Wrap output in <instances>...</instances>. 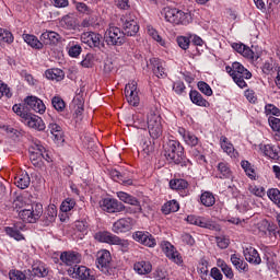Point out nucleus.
Masks as SVG:
<instances>
[{
	"instance_id": "obj_1",
	"label": "nucleus",
	"mask_w": 280,
	"mask_h": 280,
	"mask_svg": "<svg viewBox=\"0 0 280 280\" xmlns=\"http://www.w3.org/2000/svg\"><path fill=\"white\" fill-rule=\"evenodd\" d=\"M162 16L173 25H189L191 23V13L176 8L165 7L162 10Z\"/></svg>"
},
{
	"instance_id": "obj_2",
	"label": "nucleus",
	"mask_w": 280,
	"mask_h": 280,
	"mask_svg": "<svg viewBox=\"0 0 280 280\" xmlns=\"http://www.w3.org/2000/svg\"><path fill=\"white\" fill-rule=\"evenodd\" d=\"M147 124L149 135L152 139H159L163 135V122L159 113L151 110L147 116Z\"/></svg>"
},
{
	"instance_id": "obj_3",
	"label": "nucleus",
	"mask_w": 280,
	"mask_h": 280,
	"mask_svg": "<svg viewBox=\"0 0 280 280\" xmlns=\"http://www.w3.org/2000/svg\"><path fill=\"white\" fill-rule=\"evenodd\" d=\"M184 154L185 148H183L178 140H168L166 149V158L168 161H172L175 165H180Z\"/></svg>"
},
{
	"instance_id": "obj_4",
	"label": "nucleus",
	"mask_w": 280,
	"mask_h": 280,
	"mask_svg": "<svg viewBox=\"0 0 280 280\" xmlns=\"http://www.w3.org/2000/svg\"><path fill=\"white\" fill-rule=\"evenodd\" d=\"M20 218L23 222H28V224H34L40 220L43 215V203H33L31 208H24L19 212Z\"/></svg>"
},
{
	"instance_id": "obj_5",
	"label": "nucleus",
	"mask_w": 280,
	"mask_h": 280,
	"mask_svg": "<svg viewBox=\"0 0 280 280\" xmlns=\"http://www.w3.org/2000/svg\"><path fill=\"white\" fill-rule=\"evenodd\" d=\"M105 40L107 45H124L126 35L121 28L110 25L105 32Z\"/></svg>"
},
{
	"instance_id": "obj_6",
	"label": "nucleus",
	"mask_w": 280,
	"mask_h": 280,
	"mask_svg": "<svg viewBox=\"0 0 280 280\" xmlns=\"http://www.w3.org/2000/svg\"><path fill=\"white\" fill-rule=\"evenodd\" d=\"M125 97L130 106H139L141 98L139 97L137 81H130L128 84H126Z\"/></svg>"
},
{
	"instance_id": "obj_7",
	"label": "nucleus",
	"mask_w": 280,
	"mask_h": 280,
	"mask_svg": "<svg viewBox=\"0 0 280 280\" xmlns=\"http://www.w3.org/2000/svg\"><path fill=\"white\" fill-rule=\"evenodd\" d=\"M110 261H113L110 252L106 249H102L97 253V258H96L97 268L104 275H110V271H112Z\"/></svg>"
},
{
	"instance_id": "obj_8",
	"label": "nucleus",
	"mask_w": 280,
	"mask_h": 280,
	"mask_svg": "<svg viewBox=\"0 0 280 280\" xmlns=\"http://www.w3.org/2000/svg\"><path fill=\"white\" fill-rule=\"evenodd\" d=\"M232 47L237 54L247 58V60H259L261 56V52L257 51V48L254 46L250 48L244 44H233Z\"/></svg>"
},
{
	"instance_id": "obj_9",
	"label": "nucleus",
	"mask_w": 280,
	"mask_h": 280,
	"mask_svg": "<svg viewBox=\"0 0 280 280\" xmlns=\"http://www.w3.org/2000/svg\"><path fill=\"white\" fill-rule=\"evenodd\" d=\"M225 71L231 75V78L244 77L245 80H250V78H253V73H250L248 69L244 68L240 62H233L232 67L228 66Z\"/></svg>"
},
{
	"instance_id": "obj_10",
	"label": "nucleus",
	"mask_w": 280,
	"mask_h": 280,
	"mask_svg": "<svg viewBox=\"0 0 280 280\" xmlns=\"http://www.w3.org/2000/svg\"><path fill=\"white\" fill-rule=\"evenodd\" d=\"M162 250L165 253L166 257L171 259L174 264L177 266H183V256H180V253L176 250V247L172 245L170 242L162 243Z\"/></svg>"
},
{
	"instance_id": "obj_11",
	"label": "nucleus",
	"mask_w": 280,
	"mask_h": 280,
	"mask_svg": "<svg viewBox=\"0 0 280 280\" xmlns=\"http://www.w3.org/2000/svg\"><path fill=\"white\" fill-rule=\"evenodd\" d=\"M22 122H24L25 126H27L28 128H33V130H38L39 132H42L46 128L43 118L35 114L28 113L26 116H24V120H22Z\"/></svg>"
},
{
	"instance_id": "obj_12",
	"label": "nucleus",
	"mask_w": 280,
	"mask_h": 280,
	"mask_svg": "<svg viewBox=\"0 0 280 280\" xmlns=\"http://www.w3.org/2000/svg\"><path fill=\"white\" fill-rule=\"evenodd\" d=\"M100 207L103 211L107 213H119V211H124V205L119 203L117 199L105 198L100 201Z\"/></svg>"
},
{
	"instance_id": "obj_13",
	"label": "nucleus",
	"mask_w": 280,
	"mask_h": 280,
	"mask_svg": "<svg viewBox=\"0 0 280 280\" xmlns=\"http://www.w3.org/2000/svg\"><path fill=\"white\" fill-rule=\"evenodd\" d=\"M121 21L124 34L126 36H136V34L139 32V24L137 23V20L130 15H125Z\"/></svg>"
},
{
	"instance_id": "obj_14",
	"label": "nucleus",
	"mask_w": 280,
	"mask_h": 280,
	"mask_svg": "<svg viewBox=\"0 0 280 280\" xmlns=\"http://www.w3.org/2000/svg\"><path fill=\"white\" fill-rule=\"evenodd\" d=\"M132 226H135V220L132 218H122L113 224L112 231L114 233H128V231H132Z\"/></svg>"
},
{
	"instance_id": "obj_15",
	"label": "nucleus",
	"mask_w": 280,
	"mask_h": 280,
	"mask_svg": "<svg viewBox=\"0 0 280 280\" xmlns=\"http://www.w3.org/2000/svg\"><path fill=\"white\" fill-rule=\"evenodd\" d=\"M133 240L149 248H154V246H156V238H154L150 232L138 231L133 234Z\"/></svg>"
},
{
	"instance_id": "obj_16",
	"label": "nucleus",
	"mask_w": 280,
	"mask_h": 280,
	"mask_svg": "<svg viewBox=\"0 0 280 280\" xmlns=\"http://www.w3.org/2000/svg\"><path fill=\"white\" fill-rule=\"evenodd\" d=\"M70 275L74 277L75 279L81 280H95V277L91 275V269L86 268L85 266H78L69 269Z\"/></svg>"
},
{
	"instance_id": "obj_17",
	"label": "nucleus",
	"mask_w": 280,
	"mask_h": 280,
	"mask_svg": "<svg viewBox=\"0 0 280 280\" xmlns=\"http://www.w3.org/2000/svg\"><path fill=\"white\" fill-rule=\"evenodd\" d=\"M171 189L178 191V194L185 198V196H189V182L186 179L177 178L170 180Z\"/></svg>"
},
{
	"instance_id": "obj_18",
	"label": "nucleus",
	"mask_w": 280,
	"mask_h": 280,
	"mask_svg": "<svg viewBox=\"0 0 280 280\" xmlns=\"http://www.w3.org/2000/svg\"><path fill=\"white\" fill-rule=\"evenodd\" d=\"M186 222L188 224H194L195 226H200V229H213V222L209 220L207 217H200L196 214H189L186 218Z\"/></svg>"
},
{
	"instance_id": "obj_19",
	"label": "nucleus",
	"mask_w": 280,
	"mask_h": 280,
	"mask_svg": "<svg viewBox=\"0 0 280 280\" xmlns=\"http://www.w3.org/2000/svg\"><path fill=\"white\" fill-rule=\"evenodd\" d=\"M25 104L31 108V110H34L39 115H43L45 110H47V107L45 106V103L43 102V100L36 96H27L25 98Z\"/></svg>"
},
{
	"instance_id": "obj_20",
	"label": "nucleus",
	"mask_w": 280,
	"mask_h": 280,
	"mask_svg": "<svg viewBox=\"0 0 280 280\" xmlns=\"http://www.w3.org/2000/svg\"><path fill=\"white\" fill-rule=\"evenodd\" d=\"M81 42L89 47H100L102 43V35L93 32H86L81 35Z\"/></svg>"
},
{
	"instance_id": "obj_21",
	"label": "nucleus",
	"mask_w": 280,
	"mask_h": 280,
	"mask_svg": "<svg viewBox=\"0 0 280 280\" xmlns=\"http://www.w3.org/2000/svg\"><path fill=\"white\" fill-rule=\"evenodd\" d=\"M220 145L223 152L228 154V156H230L231 159H237V156H240V153L237 152V150H235V147L233 145V143H231V141H229V138H226V136H221Z\"/></svg>"
},
{
	"instance_id": "obj_22",
	"label": "nucleus",
	"mask_w": 280,
	"mask_h": 280,
	"mask_svg": "<svg viewBox=\"0 0 280 280\" xmlns=\"http://www.w3.org/2000/svg\"><path fill=\"white\" fill-rule=\"evenodd\" d=\"M177 132L178 135H180L182 139L185 141V144L189 145L190 148H196V145L200 143V139H198L196 135H194L190 131H187L183 127H179Z\"/></svg>"
},
{
	"instance_id": "obj_23",
	"label": "nucleus",
	"mask_w": 280,
	"mask_h": 280,
	"mask_svg": "<svg viewBox=\"0 0 280 280\" xmlns=\"http://www.w3.org/2000/svg\"><path fill=\"white\" fill-rule=\"evenodd\" d=\"M60 260L65 266H74L82 261V256L75 252H62L60 255Z\"/></svg>"
},
{
	"instance_id": "obj_24",
	"label": "nucleus",
	"mask_w": 280,
	"mask_h": 280,
	"mask_svg": "<svg viewBox=\"0 0 280 280\" xmlns=\"http://www.w3.org/2000/svg\"><path fill=\"white\" fill-rule=\"evenodd\" d=\"M243 253L246 261L249 264H254L255 266H259V264H261V257L255 247L247 246L244 248Z\"/></svg>"
},
{
	"instance_id": "obj_25",
	"label": "nucleus",
	"mask_w": 280,
	"mask_h": 280,
	"mask_svg": "<svg viewBox=\"0 0 280 280\" xmlns=\"http://www.w3.org/2000/svg\"><path fill=\"white\" fill-rule=\"evenodd\" d=\"M147 34L150 36V38H152V40H154V43L159 44L160 47L167 48V40L163 37V35H161V33H159V31H156V28H154V26L150 24L147 25Z\"/></svg>"
},
{
	"instance_id": "obj_26",
	"label": "nucleus",
	"mask_w": 280,
	"mask_h": 280,
	"mask_svg": "<svg viewBox=\"0 0 280 280\" xmlns=\"http://www.w3.org/2000/svg\"><path fill=\"white\" fill-rule=\"evenodd\" d=\"M152 65V71L156 78H167V72L165 71V61L153 58L150 60Z\"/></svg>"
},
{
	"instance_id": "obj_27",
	"label": "nucleus",
	"mask_w": 280,
	"mask_h": 280,
	"mask_svg": "<svg viewBox=\"0 0 280 280\" xmlns=\"http://www.w3.org/2000/svg\"><path fill=\"white\" fill-rule=\"evenodd\" d=\"M57 218L58 208L56 207V205H49L43 217L44 226H49V224H54Z\"/></svg>"
},
{
	"instance_id": "obj_28",
	"label": "nucleus",
	"mask_w": 280,
	"mask_h": 280,
	"mask_svg": "<svg viewBox=\"0 0 280 280\" xmlns=\"http://www.w3.org/2000/svg\"><path fill=\"white\" fill-rule=\"evenodd\" d=\"M72 104L74 106V119H77V121H82V113H84V97L78 94L73 98Z\"/></svg>"
},
{
	"instance_id": "obj_29",
	"label": "nucleus",
	"mask_w": 280,
	"mask_h": 280,
	"mask_svg": "<svg viewBox=\"0 0 280 280\" xmlns=\"http://www.w3.org/2000/svg\"><path fill=\"white\" fill-rule=\"evenodd\" d=\"M40 40L44 43V45H58L60 34L54 31H46L40 35Z\"/></svg>"
},
{
	"instance_id": "obj_30",
	"label": "nucleus",
	"mask_w": 280,
	"mask_h": 280,
	"mask_svg": "<svg viewBox=\"0 0 280 280\" xmlns=\"http://www.w3.org/2000/svg\"><path fill=\"white\" fill-rule=\"evenodd\" d=\"M133 270L137 275H150L152 272V262L149 260H139L133 264Z\"/></svg>"
},
{
	"instance_id": "obj_31",
	"label": "nucleus",
	"mask_w": 280,
	"mask_h": 280,
	"mask_svg": "<svg viewBox=\"0 0 280 280\" xmlns=\"http://www.w3.org/2000/svg\"><path fill=\"white\" fill-rule=\"evenodd\" d=\"M117 235H114L113 233L108 231H100L94 234V238L96 242H101L103 244H115Z\"/></svg>"
},
{
	"instance_id": "obj_32",
	"label": "nucleus",
	"mask_w": 280,
	"mask_h": 280,
	"mask_svg": "<svg viewBox=\"0 0 280 280\" xmlns=\"http://www.w3.org/2000/svg\"><path fill=\"white\" fill-rule=\"evenodd\" d=\"M19 229H23V223H16L14 226H7L4 228V231L9 237H13L16 242H21V240H25V237L21 234Z\"/></svg>"
},
{
	"instance_id": "obj_33",
	"label": "nucleus",
	"mask_w": 280,
	"mask_h": 280,
	"mask_svg": "<svg viewBox=\"0 0 280 280\" xmlns=\"http://www.w3.org/2000/svg\"><path fill=\"white\" fill-rule=\"evenodd\" d=\"M258 152L259 154L268 156L269 159H279V153L277 152V150H275V147L270 144H259Z\"/></svg>"
},
{
	"instance_id": "obj_34",
	"label": "nucleus",
	"mask_w": 280,
	"mask_h": 280,
	"mask_svg": "<svg viewBox=\"0 0 280 280\" xmlns=\"http://www.w3.org/2000/svg\"><path fill=\"white\" fill-rule=\"evenodd\" d=\"M197 272L202 280H210L211 277L209 276V261L207 259L201 258L197 266Z\"/></svg>"
},
{
	"instance_id": "obj_35",
	"label": "nucleus",
	"mask_w": 280,
	"mask_h": 280,
	"mask_svg": "<svg viewBox=\"0 0 280 280\" xmlns=\"http://www.w3.org/2000/svg\"><path fill=\"white\" fill-rule=\"evenodd\" d=\"M63 30H75L78 27V19L73 14H67L60 20Z\"/></svg>"
},
{
	"instance_id": "obj_36",
	"label": "nucleus",
	"mask_w": 280,
	"mask_h": 280,
	"mask_svg": "<svg viewBox=\"0 0 280 280\" xmlns=\"http://www.w3.org/2000/svg\"><path fill=\"white\" fill-rule=\"evenodd\" d=\"M45 77L47 78V80H55V82H62V80H65V71L58 68L48 69L45 72Z\"/></svg>"
},
{
	"instance_id": "obj_37",
	"label": "nucleus",
	"mask_w": 280,
	"mask_h": 280,
	"mask_svg": "<svg viewBox=\"0 0 280 280\" xmlns=\"http://www.w3.org/2000/svg\"><path fill=\"white\" fill-rule=\"evenodd\" d=\"M30 183H32V179L27 173H22L14 179V185H16L19 189H27V187H30Z\"/></svg>"
},
{
	"instance_id": "obj_38",
	"label": "nucleus",
	"mask_w": 280,
	"mask_h": 280,
	"mask_svg": "<svg viewBox=\"0 0 280 280\" xmlns=\"http://www.w3.org/2000/svg\"><path fill=\"white\" fill-rule=\"evenodd\" d=\"M77 12H79L80 14H82L83 16H93V9L91 7H89L86 3L84 2H79L77 0L72 1Z\"/></svg>"
},
{
	"instance_id": "obj_39",
	"label": "nucleus",
	"mask_w": 280,
	"mask_h": 280,
	"mask_svg": "<svg viewBox=\"0 0 280 280\" xmlns=\"http://www.w3.org/2000/svg\"><path fill=\"white\" fill-rule=\"evenodd\" d=\"M189 97L192 102V104H196V106H202L203 108H207L209 106V102L202 97V94L198 91H190Z\"/></svg>"
},
{
	"instance_id": "obj_40",
	"label": "nucleus",
	"mask_w": 280,
	"mask_h": 280,
	"mask_svg": "<svg viewBox=\"0 0 280 280\" xmlns=\"http://www.w3.org/2000/svg\"><path fill=\"white\" fill-rule=\"evenodd\" d=\"M32 272L34 277H47V275H49L47 266L42 261H37L33 265Z\"/></svg>"
},
{
	"instance_id": "obj_41",
	"label": "nucleus",
	"mask_w": 280,
	"mask_h": 280,
	"mask_svg": "<svg viewBox=\"0 0 280 280\" xmlns=\"http://www.w3.org/2000/svg\"><path fill=\"white\" fill-rule=\"evenodd\" d=\"M230 259L236 270H240V272H248V264L244 262L237 254H233Z\"/></svg>"
},
{
	"instance_id": "obj_42",
	"label": "nucleus",
	"mask_w": 280,
	"mask_h": 280,
	"mask_svg": "<svg viewBox=\"0 0 280 280\" xmlns=\"http://www.w3.org/2000/svg\"><path fill=\"white\" fill-rule=\"evenodd\" d=\"M43 150H45L44 147H37V150L33 151L30 155V160L35 167L43 165Z\"/></svg>"
},
{
	"instance_id": "obj_43",
	"label": "nucleus",
	"mask_w": 280,
	"mask_h": 280,
	"mask_svg": "<svg viewBox=\"0 0 280 280\" xmlns=\"http://www.w3.org/2000/svg\"><path fill=\"white\" fill-rule=\"evenodd\" d=\"M178 209H180V205L178 203V201L176 200H170L166 203H164L162 206V212L165 215H170V213H176V211H178Z\"/></svg>"
},
{
	"instance_id": "obj_44",
	"label": "nucleus",
	"mask_w": 280,
	"mask_h": 280,
	"mask_svg": "<svg viewBox=\"0 0 280 280\" xmlns=\"http://www.w3.org/2000/svg\"><path fill=\"white\" fill-rule=\"evenodd\" d=\"M218 172L220 174L219 178H233V172L226 162H220L218 164Z\"/></svg>"
},
{
	"instance_id": "obj_45",
	"label": "nucleus",
	"mask_w": 280,
	"mask_h": 280,
	"mask_svg": "<svg viewBox=\"0 0 280 280\" xmlns=\"http://www.w3.org/2000/svg\"><path fill=\"white\" fill-rule=\"evenodd\" d=\"M268 121H269L270 128L273 130V132H276L275 133L276 141H280V119L275 116H270Z\"/></svg>"
},
{
	"instance_id": "obj_46",
	"label": "nucleus",
	"mask_w": 280,
	"mask_h": 280,
	"mask_svg": "<svg viewBox=\"0 0 280 280\" xmlns=\"http://www.w3.org/2000/svg\"><path fill=\"white\" fill-rule=\"evenodd\" d=\"M23 39L33 47V49H43V44L38 40L37 36L25 34L23 35Z\"/></svg>"
},
{
	"instance_id": "obj_47",
	"label": "nucleus",
	"mask_w": 280,
	"mask_h": 280,
	"mask_svg": "<svg viewBox=\"0 0 280 280\" xmlns=\"http://www.w3.org/2000/svg\"><path fill=\"white\" fill-rule=\"evenodd\" d=\"M200 200L203 207H213L215 205V197L209 191L201 194Z\"/></svg>"
},
{
	"instance_id": "obj_48",
	"label": "nucleus",
	"mask_w": 280,
	"mask_h": 280,
	"mask_svg": "<svg viewBox=\"0 0 280 280\" xmlns=\"http://www.w3.org/2000/svg\"><path fill=\"white\" fill-rule=\"evenodd\" d=\"M30 205V198L27 196L19 195L13 200V209H25Z\"/></svg>"
},
{
	"instance_id": "obj_49",
	"label": "nucleus",
	"mask_w": 280,
	"mask_h": 280,
	"mask_svg": "<svg viewBox=\"0 0 280 280\" xmlns=\"http://www.w3.org/2000/svg\"><path fill=\"white\" fill-rule=\"evenodd\" d=\"M0 43H7V45H12V43H14V35L12 34V32L5 28H0Z\"/></svg>"
},
{
	"instance_id": "obj_50",
	"label": "nucleus",
	"mask_w": 280,
	"mask_h": 280,
	"mask_svg": "<svg viewBox=\"0 0 280 280\" xmlns=\"http://www.w3.org/2000/svg\"><path fill=\"white\" fill-rule=\"evenodd\" d=\"M133 120V128H137L138 130H145V119L143 118V114H136L132 116Z\"/></svg>"
},
{
	"instance_id": "obj_51",
	"label": "nucleus",
	"mask_w": 280,
	"mask_h": 280,
	"mask_svg": "<svg viewBox=\"0 0 280 280\" xmlns=\"http://www.w3.org/2000/svg\"><path fill=\"white\" fill-rule=\"evenodd\" d=\"M117 197L121 202H125L126 205H137V198L132 197V195H129L128 192L118 191Z\"/></svg>"
},
{
	"instance_id": "obj_52",
	"label": "nucleus",
	"mask_w": 280,
	"mask_h": 280,
	"mask_svg": "<svg viewBox=\"0 0 280 280\" xmlns=\"http://www.w3.org/2000/svg\"><path fill=\"white\" fill-rule=\"evenodd\" d=\"M75 207V199L73 198H67L61 202L60 211L62 213H69V211H72V209Z\"/></svg>"
},
{
	"instance_id": "obj_53",
	"label": "nucleus",
	"mask_w": 280,
	"mask_h": 280,
	"mask_svg": "<svg viewBox=\"0 0 280 280\" xmlns=\"http://www.w3.org/2000/svg\"><path fill=\"white\" fill-rule=\"evenodd\" d=\"M267 196L270 199L271 202H275V205H277V207L280 208V191L277 188H270L267 191Z\"/></svg>"
},
{
	"instance_id": "obj_54",
	"label": "nucleus",
	"mask_w": 280,
	"mask_h": 280,
	"mask_svg": "<svg viewBox=\"0 0 280 280\" xmlns=\"http://www.w3.org/2000/svg\"><path fill=\"white\" fill-rule=\"evenodd\" d=\"M51 104L55 110H57L58 113L65 112V108L67 107V105L65 104V101L60 96L52 97Z\"/></svg>"
},
{
	"instance_id": "obj_55",
	"label": "nucleus",
	"mask_w": 280,
	"mask_h": 280,
	"mask_svg": "<svg viewBox=\"0 0 280 280\" xmlns=\"http://www.w3.org/2000/svg\"><path fill=\"white\" fill-rule=\"evenodd\" d=\"M241 167H243L246 176H248V178H250L252 180H254L256 173H255V168L249 164L248 161H242L241 162Z\"/></svg>"
},
{
	"instance_id": "obj_56",
	"label": "nucleus",
	"mask_w": 280,
	"mask_h": 280,
	"mask_svg": "<svg viewBox=\"0 0 280 280\" xmlns=\"http://www.w3.org/2000/svg\"><path fill=\"white\" fill-rule=\"evenodd\" d=\"M197 86L203 95H207V97H211V95H213V90H211V86L207 82L199 81Z\"/></svg>"
},
{
	"instance_id": "obj_57",
	"label": "nucleus",
	"mask_w": 280,
	"mask_h": 280,
	"mask_svg": "<svg viewBox=\"0 0 280 280\" xmlns=\"http://www.w3.org/2000/svg\"><path fill=\"white\" fill-rule=\"evenodd\" d=\"M265 114L269 117H272V115L275 117H279L280 116V109H279V107H277L272 104H267L265 106Z\"/></svg>"
},
{
	"instance_id": "obj_58",
	"label": "nucleus",
	"mask_w": 280,
	"mask_h": 280,
	"mask_svg": "<svg viewBox=\"0 0 280 280\" xmlns=\"http://www.w3.org/2000/svg\"><path fill=\"white\" fill-rule=\"evenodd\" d=\"M74 229L79 233H82V235H86L89 233V223L86 221H75Z\"/></svg>"
},
{
	"instance_id": "obj_59",
	"label": "nucleus",
	"mask_w": 280,
	"mask_h": 280,
	"mask_svg": "<svg viewBox=\"0 0 280 280\" xmlns=\"http://www.w3.org/2000/svg\"><path fill=\"white\" fill-rule=\"evenodd\" d=\"M190 43H191V37H187V36L177 37V45L180 47V49H184V50L189 49Z\"/></svg>"
},
{
	"instance_id": "obj_60",
	"label": "nucleus",
	"mask_w": 280,
	"mask_h": 280,
	"mask_svg": "<svg viewBox=\"0 0 280 280\" xmlns=\"http://www.w3.org/2000/svg\"><path fill=\"white\" fill-rule=\"evenodd\" d=\"M1 97H7L8 100L12 97V91L10 90V86L3 83V81H0V100Z\"/></svg>"
},
{
	"instance_id": "obj_61",
	"label": "nucleus",
	"mask_w": 280,
	"mask_h": 280,
	"mask_svg": "<svg viewBox=\"0 0 280 280\" xmlns=\"http://www.w3.org/2000/svg\"><path fill=\"white\" fill-rule=\"evenodd\" d=\"M82 54V47L80 45H69L68 47V55L70 58H78Z\"/></svg>"
},
{
	"instance_id": "obj_62",
	"label": "nucleus",
	"mask_w": 280,
	"mask_h": 280,
	"mask_svg": "<svg viewBox=\"0 0 280 280\" xmlns=\"http://www.w3.org/2000/svg\"><path fill=\"white\" fill-rule=\"evenodd\" d=\"M9 279L10 280H27V276L23 273L21 270H11L9 272Z\"/></svg>"
},
{
	"instance_id": "obj_63",
	"label": "nucleus",
	"mask_w": 280,
	"mask_h": 280,
	"mask_svg": "<svg viewBox=\"0 0 280 280\" xmlns=\"http://www.w3.org/2000/svg\"><path fill=\"white\" fill-rule=\"evenodd\" d=\"M131 207H125L122 206V211H126V213H141V203L139 200H137V205H130Z\"/></svg>"
},
{
	"instance_id": "obj_64",
	"label": "nucleus",
	"mask_w": 280,
	"mask_h": 280,
	"mask_svg": "<svg viewBox=\"0 0 280 280\" xmlns=\"http://www.w3.org/2000/svg\"><path fill=\"white\" fill-rule=\"evenodd\" d=\"M249 191L258 198H264V196H266V189L261 186H250Z\"/></svg>"
}]
</instances>
